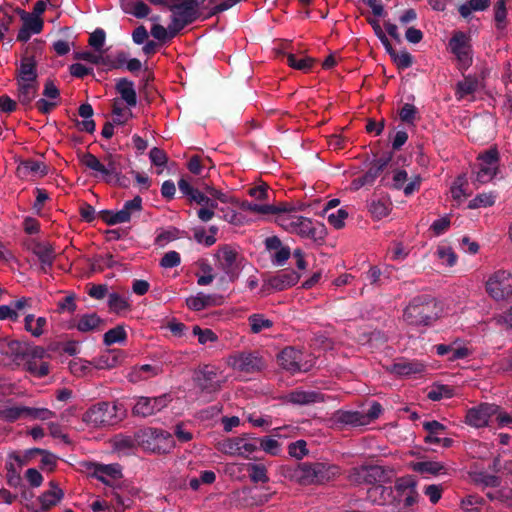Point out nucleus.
<instances>
[{"mask_svg":"<svg viewBox=\"0 0 512 512\" xmlns=\"http://www.w3.org/2000/svg\"><path fill=\"white\" fill-rule=\"evenodd\" d=\"M295 211H285L277 217L278 224L287 232L315 243H323L327 236V229L321 222L311 218L294 214Z\"/></svg>","mask_w":512,"mask_h":512,"instance_id":"obj_1","label":"nucleus"},{"mask_svg":"<svg viewBox=\"0 0 512 512\" xmlns=\"http://www.w3.org/2000/svg\"><path fill=\"white\" fill-rule=\"evenodd\" d=\"M438 301L428 294L415 296L404 309L403 318L411 326H430L441 315Z\"/></svg>","mask_w":512,"mask_h":512,"instance_id":"obj_2","label":"nucleus"},{"mask_svg":"<svg viewBox=\"0 0 512 512\" xmlns=\"http://www.w3.org/2000/svg\"><path fill=\"white\" fill-rule=\"evenodd\" d=\"M125 417V410L117 402L100 401L91 405L82 415V421L92 428L113 426Z\"/></svg>","mask_w":512,"mask_h":512,"instance_id":"obj_3","label":"nucleus"},{"mask_svg":"<svg viewBox=\"0 0 512 512\" xmlns=\"http://www.w3.org/2000/svg\"><path fill=\"white\" fill-rule=\"evenodd\" d=\"M339 474V467L323 462L299 463L294 477L302 485L323 484Z\"/></svg>","mask_w":512,"mask_h":512,"instance_id":"obj_4","label":"nucleus"},{"mask_svg":"<svg viewBox=\"0 0 512 512\" xmlns=\"http://www.w3.org/2000/svg\"><path fill=\"white\" fill-rule=\"evenodd\" d=\"M395 501L392 509L396 512H408L419 500L417 481L414 476L406 475L396 479L392 487Z\"/></svg>","mask_w":512,"mask_h":512,"instance_id":"obj_5","label":"nucleus"},{"mask_svg":"<svg viewBox=\"0 0 512 512\" xmlns=\"http://www.w3.org/2000/svg\"><path fill=\"white\" fill-rule=\"evenodd\" d=\"M207 9L208 5H203V0H172L169 8L173 13L171 21L180 30L200 19Z\"/></svg>","mask_w":512,"mask_h":512,"instance_id":"obj_6","label":"nucleus"},{"mask_svg":"<svg viewBox=\"0 0 512 512\" xmlns=\"http://www.w3.org/2000/svg\"><path fill=\"white\" fill-rule=\"evenodd\" d=\"M267 194H258V197L253 201L244 200L241 202L240 207L245 211H250L255 214L261 215H277L285 211H303L306 205L303 203L294 204L292 202H279L277 204L265 203Z\"/></svg>","mask_w":512,"mask_h":512,"instance_id":"obj_7","label":"nucleus"},{"mask_svg":"<svg viewBox=\"0 0 512 512\" xmlns=\"http://www.w3.org/2000/svg\"><path fill=\"white\" fill-rule=\"evenodd\" d=\"M423 179L419 174L411 175L404 168H394L387 172L381 179L382 185L393 190H403V192L418 191Z\"/></svg>","mask_w":512,"mask_h":512,"instance_id":"obj_8","label":"nucleus"},{"mask_svg":"<svg viewBox=\"0 0 512 512\" xmlns=\"http://www.w3.org/2000/svg\"><path fill=\"white\" fill-rule=\"evenodd\" d=\"M142 211V198L137 194L132 200L124 203L120 210H101L98 212V219L108 226L130 222L132 217L139 215Z\"/></svg>","mask_w":512,"mask_h":512,"instance_id":"obj_9","label":"nucleus"},{"mask_svg":"<svg viewBox=\"0 0 512 512\" xmlns=\"http://www.w3.org/2000/svg\"><path fill=\"white\" fill-rule=\"evenodd\" d=\"M42 42L29 43L21 56L20 64L16 69V82H38L37 61L35 56L41 49Z\"/></svg>","mask_w":512,"mask_h":512,"instance_id":"obj_10","label":"nucleus"},{"mask_svg":"<svg viewBox=\"0 0 512 512\" xmlns=\"http://www.w3.org/2000/svg\"><path fill=\"white\" fill-rule=\"evenodd\" d=\"M500 157L496 147L490 148L477 157L475 181L485 184L492 181L499 170Z\"/></svg>","mask_w":512,"mask_h":512,"instance_id":"obj_11","label":"nucleus"},{"mask_svg":"<svg viewBox=\"0 0 512 512\" xmlns=\"http://www.w3.org/2000/svg\"><path fill=\"white\" fill-rule=\"evenodd\" d=\"M449 48L457 58L458 69L462 72L466 71L473 62L469 36L462 31L455 32L449 40Z\"/></svg>","mask_w":512,"mask_h":512,"instance_id":"obj_12","label":"nucleus"},{"mask_svg":"<svg viewBox=\"0 0 512 512\" xmlns=\"http://www.w3.org/2000/svg\"><path fill=\"white\" fill-rule=\"evenodd\" d=\"M169 394H162L157 397L140 396L132 408L133 416L146 418L162 411L171 402Z\"/></svg>","mask_w":512,"mask_h":512,"instance_id":"obj_13","label":"nucleus"},{"mask_svg":"<svg viewBox=\"0 0 512 512\" xmlns=\"http://www.w3.org/2000/svg\"><path fill=\"white\" fill-rule=\"evenodd\" d=\"M391 475L390 470H386L379 465H362L354 467L351 470L350 478L357 483H368L378 485V483L389 481Z\"/></svg>","mask_w":512,"mask_h":512,"instance_id":"obj_14","label":"nucleus"},{"mask_svg":"<svg viewBox=\"0 0 512 512\" xmlns=\"http://www.w3.org/2000/svg\"><path fill=\"white\" fill-rule=\"evenodd\" d=\"M487 293L495 300H503L512 295V275L505 270H498L486 282Z\"/></svg>","mask_w":512,"mask_h":512,"instance_id":"obj_15","label":"nucleus"},{"mask_svg":"<svg viewBox=\"0 0 512 512\" xmlns=\"http://www.w3.org/2000/svg\"><path fill=\"white\" fill-rule=\"evenodd\" d=\"M217 449L224 454L248 457V455L256 451V446L252 443V437L248 434H243L242 436L219 441Z\"/></svg>","mask_w":512,"mask_h":512,"instance_id":"obj_16","label":"nucleus"},{"mask_svg":"<svg viewBox=\"0 0 512 512\" xmlns=\"http://www.w3.org/2000/svg\"><path fill=\"white\" fill-rule=\"evenodd\" d=\"M498 410L499 406L496 404L481 403L467 410L465 422L475 428L485 427L489 424L490 418L497 414Z\"/></svg>","mask_w":512,"mask_h":512,"instance_id":"obj_17","label":"nucleus"},{"mask_svg":"<svg viewBox=\"0 0 512 512\" xmlns=\"http://www.w3.org/2000/svg\"><path fill=\"white\" fill-rule=\"evenodd\" d=\"M230 364L233 369L244 373H255L260 371L264 362L256 352H242L231 357Z\"/></svg>","mask_w":512,"mask_h":512,"instance_id":"obj_18","label":"nucleus"},{"mask_svg":"<svg viewBox=\"0 0 512 512\" xmlns=\"http://www.w3.org/2000/svg\"><path fill=\"white\" fill-rule=\"evenodd\" d=\"M282 400L294 406H307L323 402L324 396L317 391L296 388L283 395Z\"/></svg>","mask_w":512,"mask_h":512,"instance_id":"obj_19","label":"nucleus"},{"mask_svg":"<svg viewBox=\"0 0 512 512\" xmlns=\"http://www.w3.org/2000/svg\"><path fill=\"white\" fill-rule=\"evenodd\" d=\"M216 256L220 260V268L229 277V279L232 281L236 279L239 271L238 252L230 245H222Z\"/></svg>","mask_w":512,"mask_h":512,"instance_id":"obj_20","label":"nucleus"},{"mask_svg":"<svg viewBox=\"0 0 512 512\" xmlns=\"http://www.w3.org/2000/svg\"><path fill=\"white\" fill-rule=\"evenodd\" d=\"M88 469L91 471L92 476L101 481L107 486H113L112 481L122 477L121 466L115 464H99L90 463Z\"/></svg>","mask_w":512,"mask_h":512,"instance_id":"obj_21","label":"nucleus"},{"mask_svg":"<svg viewBox=\"0 0 512 512\" xmlns=\"http://www.w3.org/2000/svg\"><path fill=\"white\" fill-rule=\"evenodd\" d=\"M178 187L181 192H222L221 188L213 186L212 181L207 178V174H204L203 177L182 176L178 181Z\"/></svg>","mask_w":512,"mask_h":512,"instance_id":"obj_22","label":"nucleus"},{"mask_svg":"<svg viewBox=\"0 0 512 512\" xmlns=\"http://www.w3.org/2000/svg\"><path fill=\"white\" fill-rule=\"evenodd\" d=\"M300 279V275L294 270H282L265 280L264 288L268 286L276 291H283L294 286Z\"/></svg>","mask_w":512,"mask_h":512,"instance_id":"obj_23","label":"nucleus"},{"mask_svg":"<svg viewBox=\"0 0 512 512\" xmlns=\"http://www.w3.org/2000/svg\"><path fill=\"white\" fill-rule=\"evenodd\" d=\"M28 343L8 338L0 339V353L10 357L20 365L27 358Z\"/></svg>","mask_w":512,"mask_h":512,"instance_id":"obj_24","label":"nucleus"},{"mask_svg":"<svg viewBox=\"0 0 512 512\" xmlns=\"http://www.w3.org/2000/svg\"><path fill=\"white\" fill-rule=\"evenodd\" d=\"M217 372L213 368L205 366L196 374L195 381L202 392L212 394L220 390L221 384L216 380Z\"/></svg>","mask_w":512,"mask_h":512,"instance_id":"obj_25","label":"nucleus"},{"mask_svg":"<svg viewBox=\"0 0 512 512\" xmlns=\"http://www.w3.org/2000/svg\"><path fill=\"white\" fill-rule=\"evenodd\" d=\"M17 175L23 179H35L47 174V165L39 160L26 159L19 163Z\"/></svg>","mask_w":512,"mask_h":512,"instance_id":"obj_26","label":"nucleus"},{"mask_svg":"<svg viewBox=\"0 0 512 512\" xmlns=\"http://www.w3.org/2000/svg\"><path fill=\"white\" fill-rule=\"evenodd\" d=\"M302 353L299 350H296L293 347H285L279 354H278V363L279 365L289 371L292 374H295L299 371H301V361Z\"/></svg>","mask_w":512,"mask_h":512,"instance_id":"obj_27","label":"nucleus"},{"mask_svg":"<svg viewBox=\"0 0 512 512\" xmlns=\"http://www.w3.org/2000/svg\"><path fill=\"white\" fill-rule=\"evenodd\" d=\"M393 152H384L379 158L374 159L369 169L363 175L364 181L368 183L370 186L373 185L376 178H378L388 167L389 163L392 161Z\"/></svg>","mask_w":512,"mask_h":512,"instance_id":"obj_28","label":"nucleus"},{"mask_svg":"<svg viewBox=\"0 0 512 512\" xmlns=\"http://www.w3.org/2000/svg\"><path fill=\"white\" fill-rule=\"evenodd\" d=\"M367 498L370 502L377 505H388L392 507L395 498L392 494V487H386L382 484L373 485L367 490Z\"/></svg>","mask_w":512,"mask_h":512,"instance_id":"obj_29","label":"nucleus"},{"mask_svg":"<svg viewBox=\"0 0 512 512\" xmlns=\"http://www.w3.org/2000/svg\"><path fill=\"white\" fill-rule=\"evenodd\" d=\"M425 370V365L418 360L400 359L392 365L391 371L400 376L420 374Z\"/></svg>","mask_w":512,"mask_h":512,"instance_id":"obj_30","label":"nucleus"},{"mask_svg":"<svg viewBox=\"0 0 512 512\" xmlns=\"http://www.w3.org/2000/svg\"><path fill=\"white\" fill-rule=\"evenodd\" d=\"M17 98L23 106L31 107V103L38 95V82H16Z\"/></svg>","mask_w":512,"mask_h":512,"instance_id":"obj_31","label":"nucleus"},{"mask_svg":"<svg viewBox=\"0 0 512 512\" xmlns=\"http://www.w3.org/2000/svg\"><path fill=\"white\" fill-rule=\"evenodd\" d=\"M334 423L342 426H365L363 413L359 411L337 410L333 415Z\"/></svg>","mask_w":512,"mask_h":512,"instance_id":"obj_32","label":"nucleus"},{"mask_svg":"<svg viewBox=\"0 0 512 512\" xmlns=\"http://www.w3.org/2000/svg\"><path fill=\"white\" fill-rule=\"evenodd\" d=\"M78 114L84 120H75V125L79 131L92 134L96 129L95 121L92 119L94 110L91 104L83 103L78 108Z\"/></svg>","mask_w":512,"mask_h":512,"instance_id":"obj_33","label":"nucleus"},{"mask_svg":"<svg viewBox=\"0 0 512 512\" xmlns=\"http://www.w3.org/2000/svg\"><path fill=\"white\" fill-rule=\"evenodd\" d=\"M115 90L129 107L137 105V94L133 81L128 78H120L116 83Z\"/></svg>","mask_w":512,"mask_h":512,"instance_id":"obj_34","label":"nucleus"},{"mask_svg":"<svg viewBox=\"0 0 512 512\" xmlns=\"http://www.w3.org/2000/svg\"><path fill=\"white\" fill-rule=\"evenodd\" d=\"M8 8L20 16L23 21L22 26L33 34H39L43 30L44 22L40 17L34 16L19 7L13 8L12 5H8Z\"/></svg>","mask_w":512,"mask_h":512,"instance_id":"obj_35","label":"nucleus"},{"mask_svg":"<svg viewBox=\"0 0 512 512\" xmlns=\"http://www.w3.org/2000/svg\"><path fill=\"white\" fill-rule=\"evenodd\" d=\"M30 249L39 262L45 265L54 262L56 258L55 248L51 243L33 241Z\"/></svg>","mask_w":512,"mask_h":512,"instance_id":"obj_36","label":"nucleus"},{"mask_svg":"<svg viewBox=\"0 0 512 512\" xmlns=\"http://www.w3.org/2000/svg\"><path fill=\"white\" fill-rule=\"evenodd\" d=\"M422 426L427 432V435L424 437L425 443L440 444V437L445 434L447 427L436 420L424 421Z\"/></svg>","mask_w":512,"mask_h":512,"instance_id":"obj_37","label":"nucleus"},{"mask_svg":"<svg viewBox=\"0 0 512 512\" xmlns=\"http://www.w3.org/2000/svg\"><path fill=\"white\" fill-rule=\"evenodd\" d=\"M180 32V28L174 26V23L172 21H170L167 28H165L161 24L155 23L150 30L151 35L161 43H166L167 41L173 39Z\"/></svg>","mask_w":512,"mask_h":512,"instance_id":"obj_38","label":"nucleus"},{"mask_svg":"<svg viewBox=\"0 0 512 512\" xmlns=\"http://www.w3.org/2000/svg\"><path fill=\"white\" fill-rule=\"evenodd\" d=\"M187 169L191 175H186L187 177H203L204 174H208L210 169V160L208 158H202L199 155H193L187 161Z\"/></svg>","mask_w":512,"mask_h":512,"instance_id":"obj_39","label":"nucleus"},{"mask_svg":"<svg viewBox=\"0 0 512 512\" xmlns=\"http://www.w3.org/2000/svg\"><path fill=\"white\" fill-rule=\"evenodd\" d=\"M413 470L420 474L442 475L447 473L444 464L438 461H419L413 464Z\"/></svg>","mask_w":512,"mask_h":512,"instance_id":"obj_40","label":"nucleus"},{"mask_svg":"<svg viewBox=\"0 0 512 512\" xmlns=\"http://www.w3.org/2000/svg\"><path fill=\"white\" fill-rule=\"evenodd\" d=\"M170 434L157 428H145L135 433L138 444L150 448V440L169 437Z\"/></svg>","mask_w":512,"mask_h":512,"instance_id":"obj_41","label":"nucleus"},{"mask_svg":"<svg viewBox=\"0 0 512 512\" xmlns=\"http://www.w3.org/2000/svg\"><path fill=\"white\" fill-rule=\"evenodd\" d=\"M368 208L372 217L379 220L389 214L391 202L387 197L382 196L379 199H371Z\"/></svg>","mask_w":512,"mask_h":512,"instance_id":"obj_42","label":"nucleus"},{"mask_svg":"<svg viewBox=\"0 0 512 512\" xmlns=\"http://www.w3.org/2000/svg\"><path fill=\"white\" fill-rule=\"evenodd\" d=\"M248 324L252 334H259L263 330L272 328L274 322L271 319L266 318L264 314L254 313L248 317Z\"/></svg>","mask_w":512,"mask_h":512,"instance_id":"obj_43","label":"nucleus"},{"mask_svg":"<svg viewBox=\"0 0 512 512\" xmlns=\"http://www.w3.org/2000/svg\"><path fill=\"white\" fill-rule=\"evenodd\" d=\"M479 86L478 77L475 75H466L464 79L457 83L456 95L458 98H464L467 95L477 91Z\"/></svg>","mask_w":512,"mask_h":512,"instance_id":"obj_44","label":"nucleus"},{"mask_svg":"<svg viewBox=\"0 0 512 512\" xmlns=\"http://www.w3.org/2000/svg\"><path fill=\"white\" fill-rule=\"evenodd\" d=\"M64 497L62 489L57 491H45L38 497V501L41 504L40 511H49L52 507L56 506Z\"/></svg>","mask_w":512,"mask_h":512,"instance_id":"obj_45","label":"nucleus"},{"mask_svg":"<svg viewBox=\"0 0 512 512\" xmlns=\"http://www.w3.org/2000/svg\"><path fill=\"white\" fill-rule=\"evenodd\" d=\"M102 324H104V320L96 313H89L84 314L79 318L76 327L80 332H89L99 329Z\"/></svg>","mask_w":512,"mask_h":512,"instance_id":"obj_46","label":"nucleus"},{"mask_svg":"<svg viewBox=\"0 0 512 512\" xmlns=\"http://www.w3.org/2000/svg\"><path fill=\"white\" fill-rule=\"evenodd\" d=\"M25 406L12 405L3 403L0 405V418L8 422H15L20 418H24Z\"/></svg>","mask_w":512,"mask_h":512,"instance_id":"obj_47","label":"nucleus"},{"mask_svg":"<svg viewBox=\"0 0 512 512\" xmlns=\"http://www.w3.org/2000/svg\"><path fill=\"white\" fill-rule=\"evenodd\" d=\"M186 304L188 308L193 311H201L211 305H214L215 297L212 295L198 293L196 296L187 298Z\"/></svg>","mask_w":512,"mask_h":512,"instance_id":"obj_48","label":"nucleus"},{"mask_svg":"<svg viewBox=\"0 0 512 512\" xmlns=\"http://www.w3.org/2000/svg\"><path fill=\"white\" fill-rule=\"evenodd\" d=\"M284 56L287 58V64L290 67L303 72H309L315 63V59L308 56L297 58L293 53H285Z\"/></svg>","mask_w":512,"mask_h":512,"instance_id":"obj_49","label":"nucleus"},{"mask_svg":"<svg viewBox=\"0 0 512 512\" xmlns=\"http://www.w3.org/2000/svg\"><path fill=\"white\" fill-rule=\"evenodd\" d=\"M507 2L508 0H497L494 4V21L497 30H504L507 26Z\"/></svg>","mask_w":512,"mask_h":512,"instance_id":"obj_50","label":"nucleus"},{"mask_svg":"<svg viewBox=\"0 0 512 512\" xmlns=\"http://www.w3.org/2000/svg\"><path fill=\"white\" fill-rule=\"evenodd\" d=\"M127 339V333L123 325H117L116 327L108 330L103 336V343L106 346L113 345L115 343H123Z\"/></svg>","mask_w":512,"mask_h":512,"instance_id":"obj_51","label":"nucleus"},{"mask_svg":"<svg viewBox=\"0 0 512 512\" xmlns=\"http://www.w3.org/2000/svg\"><path fill=\"white\" fill-rule=\"evenodd\" d=\"M252 443L255 444L256 450L260 448V449L264 450L266 453L273 455V456L278 455L279 450H280L279 442L273 438L252 437Z\"/></svg>","mask_w":512,"mask_h":512,"instance_id":"obj_52","label":"nucleus"},{"mask_svg":"<svg viewBox=\"0 0 512 512\" xmlns=\"http://www.w3.org/2000/svg\"><path fill=\"white\" fill-rule=\"evenodd\" d=\"M21 364L25 366L28 372L38 378L45 377L49 373V364L47 362L42 361L39 364L37 360L25 359Z\"/></svg>","mask_w":512,"mask_h":512,"instance_id":"obj_53","label":"nucleus"},{"mask_svg":"<svg viewBox=\"0 0 512 512\" xmlns=\"http://www.w3.org/2000/svg\"><path fill=\"white\" fill-rule=\"evenodd\" d=\"M472 481L475 484H482L485 487H498L501 484L500 477L486 472H474L471 474Z\"/></svg>","mask_w":512,"mask_h":512,"instance_id":"obj_54","label":"nucleus"},{"mask_svg":"<svg viewBox=\"0 0 512 512\" xmlns=\"http://www.w3.org/2000/svg\"><path fill=\"white\" fill-rule=\"evenodd\" d=\"M34 321H35L34 315L28 314L25 316L24 326H25L26 331L30 332L35 337H39L43 334V329L47 324V320L45 317H38L37 318V327H33Z\"/></svg>","mask_w":512,"mask_h":512,"instance_id":"obj_55","label":"nucleus"},{"mask_svg":"<svg viewBox=\"0 0 512 512\" xmlns=\"http://www.w3.org/2000/svg\"><path fill=\"white\" fill-rule=\"evenodd\" d=\"M249 477L254 483H267L269 477L267 475V469L262 464H249L247 468Z\"/></svg>","mask_w":512,"mask_h":512,"instance_id":"obj_56","label":"nucleus"},{"mask_svg":"<svg viewBox=\"0 0 512 512\" xmlns=\"http://www.w3.org/2000/svg\"><path fill=\"white\" fill-rule=\"evenodd\" d=\"M108 307L111 312L119 314L121 311L129 309L130 304L118 293H110L108 296Z\"/></svg>","mask_w":512,"mask_h":512,"instance_id":"obj_57","label":"nucleus"},{"mask_svg":"<svg viewBox=\"0 0 512 512\" xmlns=\"http://www.w3.org/2000/svg\"><path fill=\"white\" fill-rule=\"evenodd\" d=\"M115 262L112 254H106L105 256H95L90 262V268L92 272H101L104 268H112Z\"/></svg>","mask_w":512,"mask_h":512,"instance_id":"obj_58","label":"nucleus"},{"mask_svg":"<svg viewBox=\"0 0 512 512\" xmlns=\"http://www.w3.org/2000/svg\"><path fill=\"white\" fill-rule=\"evenodd\" d=\"M454 396V389L448 385H437L432 387L427 397L432 401H439L443 398H451Z\"/></svg>","mask_w":512,"mask_h":512,"instance_id":"obj_59","label":"nucleus"},{"mask_svg":"<svg viewBox=\"0 0 512 512\" xmlns=\"http://www.w3.org/2000/svg\"><path fill=\"white\" fill-rule=\"evenodd\" d=\"M55 417V412L47 409V408H34V407H26L24 418L29 419H38V420H49Z\"/></svg>","mask_w":512,"mask_h":512,"instance_id":"obj_60","label":"nucleus"},{"mask_svg":"<svg viewBox=\"0 0 512 512\" xmlns=\"http://www.w3.org/2000/svg\"><path fill=\"white\" fill-rule=\"evenodd\" d=\"M391 59L399 70H405L414 63V57L407 50L396 51Z\"/></svg>","mask_w":512,"mask_h":512,"instance_id":"obj_61","label":"nucleus"},{"mask_svg":"<svg viewBox=\"0 0 512 512\" xmlns=\"http://www.w3.org/2000/svg\"><path fill=\"white\" fill-rule=\"evenodd\" d=\"M124 11L138 19H143L150 14L151 9L145 2L138 0L131 3L130 8Z\"/></svg>","mask_w":512,"mask_h":512,"instance_id":"obj_62","label":"nucleus"},{"mask_svg":"<svg viewBox=\"0 0 512 512\" xmlns=\"http://www.w3.org/2000/svg\"><path fill=\"white\" fill-rule=\"evenodd\" d=\"M92 362L83 359H76L69 364L70 371L78 377L85 376L91 372Z\"/></svg>","mask_w":512,"mask_h":512,"instance_id":"obj_63","label":"nucleus"},{"mask_svg":"<svg viewBox=\"0 0 512 512\" xmlns=\"http://www.w3.org/2000/svg\"><path fill=\"white\" fill-rule=\"evenodd\" d=\"M450 226V217L446 215L433 221V223L430 225L429 230L433 233L434 236L438 237L446 233L449 230Z\"/></svg>","mask_w":512,"mask_h":512,"instance_id":"obj_64","label":"nucleus"}]
</instances>
